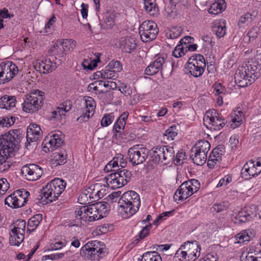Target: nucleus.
Masks as SVG:
<instances>
[{
	"instance_id": "obj_25",
	"label": "nucleus",
	"mask_w": 261,
	"mask_h": 261,
	"mask_svg": "<svg viewBox=\"0 0 261 261\" xmlns=\"http://www.w3.org/2000/svg\"><path fill=\"white\" fill-rule=\"evenodd\" d=\"M184 187H186L185 186ZM193 194V192L188 187H182V184L176 190L173 198L175 201H183Z\"/></svg>"
},
{
	"instance_id": "obj_48",
	"label": "nucleus",
	"mask_w": 261,
	"mask_h": 261,
	"mask_svg": "<svg viewBox=\"0 0 261 261\" xmlns=\"http://www.w3.org/2000/svg\"><path fill=\"white\" fill-rule=\"evenodd\" d=\"M42 220V216L41 214H38L31 217L28 221V226L32 228V230H34L39 225L41 221Z\"/></svg>"
},
{
	"instance_id": "obj_32",
	"label": "nucleus",
	"mask_w": 261,
	"mask_h": 261,
	"mask_svg": "<svg viewBox=\"0 0 261 261\" xmlns=\"http://www.w3.org/2000/svg\"><path fill=\"white\" fill-rule=\"evenodd\" d=\"M193 154L190 155V158L192 160L193 163L199 166L204 165L207 160V155L202 152L197 151H191Z\"/></svg>"
},
{
	"instance_id": "obj_10",
	"label": "nucleus",
	"mask_w": 261,
	"mask_h": 261,
	"mask_svg": "<svg viewBox=\"0 0 261 261\" xmlns=\"http://www.w3.org/2000/svg\"><path fill=\"white\" fill-rule=\"evenodd\" d=\"M148 149L142 144L134 145L128 151L129 161L133 166L142 164L147 159Z\"/></svg>"
},
{
	"instance_id": "obj_36",
	"label": "nucleus",
	"mask_w": 261,
	"mask_h": 261,
	"mask_svg": "<svg viewBox=\"0 0 261 261\" xmlns=\"http://www.w3.org/2000/svg\"><path fill=\"white\" fill-rule=\"evenodd\" d=\"M253 236L252 230L248 229L241 231L236 236V239L238 243H244L249 242Z\"/></svg>"
},
{
	"instance_id": "obj_31",
	"label": "nucleus",
	"mask_w": 261,
	"mask_h": 261,
	"mask_svg": "<svg viewBox=\"0 0 261 261\" xmlns=\"http://www.w3.org/2000/svg\"><path fill=\"white\" fill-rule=\"evenodd\" d=\"M242 261H261V251L250 250L246 253H243L241 256Z\"/></svg>"
},
{
	"instance_id": "obj_4",
	"label": "nucleus",
	"mask_w": 261,
	"mask_h": 261,
	"mask_svg": "<svg viewBox=\"0 0 261 261\" xmlns=\"http://www.w3.org/2000/svg\"><path fill=\"white\" fill-rule=\"evenodd\" d=\"M84 257L91 260H99L107 253L105 244L97 241H89L83 246Z\"/></svg>"
},
{
	"instance_id": "obj_26",
	"label": "nucleus",
	"mask_w": 261,
	"mask_h": 261,
	"mask_svg": "<svg viewBox=\"0 0 261 261\" xmlns=\"http://www.w3.org/2000/svg\"><path fill=\"white\" fill-rule=\"evenodd\" d=\"M250 207H245L244 210L240 211L234 218L239 222L246 223L250 221L254 216V213Z\"/></svg>"
},
{
	"instance_id": "obj_34",
	"label": "nucleus",
	"mask_w": 261,
	"mask_h": 261,
	"mask_svg": "<svg viewBox=\"0 0 261 261\" xmlns=\"http://www.w3.org/2000/svg\"><path fill=\"white\" fill-rule=\"evenodd\" d=\"M211 148V145L210 143L205 140L199 141L192 148L191 151H197L199 152H202L207 154L208 151L210 150Z\"/></svg>"
},
{
	"instance_id": "obj_22",
	"label": "nucleus",
	"mask_w": 261,
	"mask_h": 261,
	"mask_svg": "<svg viewBox=\"0 0 261 261\" xmlns=\"http://www.w3.org/2000/svg\"><path fill=\"white\" fill-rule=\"evenodd\" d=\"M119 42L120 48L125 53H132L137 46L136 39L133 36L121 38Z\"/></svg>"
},
{
	"instance_id": "obj_64",
	"label": "nucleus",
	"mask_w": 261,
	"mask_h": 261,
	"mask_svg": "<svg viewBox=\"0 0 261 261\" xmlns=\"http://www.w3.org/2000/svg\"><path fill=\"white\" fill-rule=\"evenodd\" d=\"M213 151V153L217 155V157H220L221 159L222 155L225 152V147L223 145H219L215 148Z\"/></svg>"
},
{
	"instance_id": "obj_56",
	"label": "nucleus",
	"mask_w": 261,
	"mask_h": 261,
	"mask_svg": "<svg viewBox=\"0 0 261 261\" xmlns=\"http://www.w3.org/2000/svg\"><path fill=\"white\" fill-rule=\"evenodd\" d=\"M71 102L69 100H66L61 103L58 107V109L61 110L66 115V113L71 109Z\"/></svg>"
},
{
	"instance_id": "obj_30",
	"label": "nucleus",
	"mask_w": 261,
	"mask_h": 261,
	"mask_svg": "<svg viewBox=\"0 0 261 261\" xmlns=\"http://www.w3.org/2000/svg\"><path fill=\"white\" fill-rule=\"evenodd\" d=\"M10 237L9 242L11 245L19 246L24 240V233L20 232H16L15 229H12L10 233Z\"/></svg>"
},
{
	"instance_id": "obj_53",
	"label": "nucleus",
	"mask_w": 261,
	"mask_h": 261,
	"mask_svg": "<svg viewBox=\"0 0 261 261\" xmlns=\"http://www.w3.org/2000/svg\"><path fill=\"white\" fill-rule=\"evenodd\" d=\"M259 30V28L258 27H253L250 29L246 36L249 41H253L257 37Z\"/></svg>"
},
{
	"instance_id": "obj_20",
	"label": "nucleus",
	"mask_w": 261,
	"mask_h": 261,
	"mask_svg": "<svg viewBox=\"0 0 261 261\" xmlns=\"http://www.w3.org/2000/svg\"><path fill=\"white\" fill-rule=\"evenodd\" d=\"M83 221L85 222H92L97 220L96 214V207L94 203L83 205Z\"/></svg>"
},
{
	"instance_id": "obj_49",
	"label": "nucleus",
	"mask_w": 261,
	"mask_h": 261,
	"mask_svg": "<svg viewBox=\"0 0 261 261\" xmlns=\"http://www.w3.org/2000/svg\"><path fill=\"white\" fill-rule=\"evenodd\" d=\"M228 207V203L223 201L220 203H215L211 208V211L213 214H216L226 211Z\"/></svg>"
},
{
	"instance_id": "obj_18",
	"label": "nucleus",
	"mask_w": 261,
	"mask_h": 261,
	"mask_svg": "<svg viewBox=\"0 0 261 261\" xmlns=\"http://www.w3.org/2000/svg\"><path fill=\"white\" fill-rule=\"evenodd\" d=\"M182 245V249H184L187 252L189 257L192 261L195 260L200 254V246L196 241H187Z\"/></svg>"
},
{
	"instance_id": "obj_33",
	"label": "nucleus",
	"mask_w": 261,
	"mask_h": 261,
	"mask_svg": "<svg viewBox=\"0 0 261 261\" xmlns=\"http://www.w3.org/2000/svg\"><path fill=\"white\" fill-rule=\"evenodd\" d=\"M226 6L225 0H217L212 5L208 11L210 14L216 15L223 11Z\"/></svg>"
},
{
	"instance_id": "obj_38",
	"label": "nucleus",
	"mask_w": 261,
	"mask_h": 261,
	"mask_svg": "<svg viewBox=\"0 0 261 261\" xmlns=\"http://www.w3.org/2000/svg\"><path fill=\"white\" fill-rule=\"evenodd\" d=\"M178 2V0H169L165 4L164 11L167 15L172 16L176 12V7Z\"/></svg>"
},
{
	"instance_id": "obj_6",
	"label": "nucleus",
	"mask_w": 261,
	"mask_h": 261,
	"mask_svg": "<svg viewBox=\"0 0 261 261\" xmlns=\"http://www.w3.org/2000/svg\"><path fill=\"white\" fill-rule=\"evenodd\" d=\"M175 157V151L172 146L169 145L158 146L151 154L149 162L155 164L163 163L168 164L173 161Z\"/></svg>"
},
{
	"instance_id": "obj_16",
	"label": "nucleus",
	"mask_w": 261,
	"mask_h": 261,
	"mask_svg": "<svg viewBox=\"0 0 261 261\" xmlns=\"http://www.w3.org/2000/svg\"><path fill=\"white\" fill-rule=\"evenodd\" d=\"M21 172L27 180L31 181L37 180L43 173L41 168L34 164L23 166L21 168Z\"/></svg>"
},
{
	"instance_id": "obj_52",
	"label": "nucleus",
	"mask_w": 261,
	"mask_h": 261,
	"mask_svg": "<svg viewBox=\"0 0 261 261\" xmlns=\"http://www.w3.org/2000/svg\"><path fill=\"white\" fill-rule=\"evenodd\" d=\"M114 119V116L113 113L105 114L101 120V125L103 127L108 126L113 122Z\"/></svg>"
},
{
	"instance_id": "obj_2",
	"label": "nucleus",
	"mask_w": 261,
	"mask_h": 261,
	"mask_svg": "<svg viewBox=\"0 0 261 261\" xmlns=\"http://www.w3.org/2000/svg\"><path fill=\"white\" fill-rule=\"evenodd\" d=\"M140 203L139 194L134 191H128L123 193L118 201L119 211L122 215L124 212L126 215L125 218H129L138 211Z\"/></svg>"
},
{
	"instance_id": "obj_19",
	"label": "nucleus",
	"mask_w": 261,
	"mask_h": 261,
	"mask_svg": "<svg viewBox=\"0 0 261 261\" xmlns=\"http://www.w3.org/2000/svg\"><path fill=\"white\" fill-rule=\"evenodd\" d=\"M261 172V167H255L254 162L250 160L247 162L241 170L242 177L245 179H249L255 177Z\"/></svg>"
},
{
	"instance_id": "obj_41",
	"label": "nucleus",
	"mask_w": 261,
	"mask_h": 261,
	"mask_svg": "<svg viewBox=\"0 0 261 261\" xmlns=\"http://www.w3.org/2000/svg\"><path fill=\"white\" fill-rule=\"evenodd\" d=\"M176 128L175 126H171L165 131L163 136V139L165 143L171 141L174 139V138L177 135Z\"/></svg>"
},
{
	"instance_id": "obj_42",
	"label": "nucleus",
	"mask_w": 261,
	"mask_h": 261,
	"mask_svg": "<svg viewBox=\"0 0 261 261\" xmlns=\"http://www.w3.org/2000/svg\"><path fill=\"white\" fill-rule=\"evenodd\" d=\"M188 187L189 190H191L193 194L198 191L200 187L199 181L195 179H192L189 180L185 181L182 183V187Z\"/></svg>"
},
{
	"instance_id": "obj_14",
	"label": "nucleus",
	"mask_w": 261,
	"mask_h": 261,
	"mask_svg": "<svg viewBox=\"0 0 261 261\" xmlns=\"http://www.w3.org/2000/svg\"><path fill=\"white\" fill-rule=\"evenodd\" d=\"M61 64V60H56L54 56L50 55L47 58L38 60L36 68H38L40 72L47 74L55 70Z\"/></svg>"
},
{
	"instance_id": "obj_28",
	"label": "nucleus",
	"mask_w": 261,
	"mask_h": 261,
	"mask_svg": "<svg viewBox=\"0 0 261 261\" xmlns=\"http://www.w3.org/2000/svg\"><path fill=\"white\" fill-rule=\"evenodd\" d=\"M16 103V97L5 95L0 98V108L7 110L11 109L15 107Z\"/></svg>"
},
{
	"instance_id": "obj_7",
	"label": "nucleus",
	"mask_w": 261,
	"mask_h": 261,
	"mask_svg": "<svg viewBox=\"0 0 261 261\" xmlns=\"http://www.w3.org/2000/svg\"><path fill=\"white\" fill-rule=\"evenodd\" d=\"M44 92L39 90H35L29 95H27L22 103L23 110L27 113H33L38 111L42 107L44 99Z\"/></svg>"
},
{
	"instance_id": "obj_24",
	"label": "nucleus",
	"mask_w": 261,
	"mask_h": 261,
	"mask_svg": "<svg viewBox=\"0 0 261 261\" xmlns=\"http://www.w3.org/2000/svg\"><path fill=\"white\" fill-rule=\"evenodd\" d=\"M51 56L56 57V60H61V64L66 60V54L63 51L62 47L59 42L57 41L49 50Z\"/></svg>"
},
{
	"instance_id": "obj_55",
	"label": "nucleus",
	"mask_w": 261,
	"mask_h": 261,
	"mask_svg": "<svg viewBox=\"0 0 261 261\" xmlns=\"http://www.w3.org/2000/svg\"><path fill=\"white\" fill-rule=\"evenodd\" d=\"M15 226L13 229H16V232H20L24 233L25 222L23 220H18L14 223Z\"/></svg>"
},
{
	"instance_id": "obj_21",
	"label": "nucleus",
	"mask_w": 261,
	"mask_h": 261,
	"mask_svg": "<svg viewBox=\"0 0 261 261\" xmlns=\"http://www.w3.org/2000/svg\"><path fill=\"white\" fill-rule=\"evenodd\" d=\"M84 98H85V108L83 110V121H87L93 115L96 104L93 98L91 97Z\"/></svg>"
},
{
	"instance_id": "obj_54",
	"label": "nucleus",
	"mask_w": 261,
	"mask_h": 261,
	"mask_svg": "<svg viewBox=\"0 0 261 261\" xmlns=\"http://www.w3.org/2000/svg\"><path fill=\"white\" fill-rule=\"evenodd\" d=\"M82 207L79 206L78 211H75V218L74 222H71V226H80L82 224Z\"/></svg>"
},
{
	"instance_id": "obj_15",
	"label": "nucleus",
	"mask_w": 261,
	"mask_h": 261,
	"mask_svg": "<svg viewBox=\"0 0 261 261\" xmlns=\"http://www.w3.org/2000/svg\"><path fill=\"white\" fill-rule=\"evenodd\" d=\"M17 72V67L12 62H2L0 64V85L10 81Z\"/></svg>"
},
{
	"instance_id": "obj_13",
	"label": "nucleus",
	"mask_w": 261,
	"mask_h": 261,
	"mask_svg": "<svg viewBox=\"0 0 261 261\" xmlns=\"http://www.w3.org/2000/svg\"><path fill=\"white\" fill-rule=\"evenodd\" d=\"M42 135V131L39 125L35 123L30 124L27 130V142L25 143V147L30 149L36 147L37 141Z\"/></svg>"
},
{
	"instance_id": "obj_43",
	"label": "nucleus",
	"mask_w": 261,
	"mask_h": 261,
	"mask_svg": "<svg viewBox=\"0 0 261 261\" xmlns=\"http://www.w3.org/2000/svg\"><path fill=\"white\" fill-rule=\"evenodd\" d=\"M54 162L57 165H63L67 162V153L65 150H61L54 153Z\"/></svg>"
},
{
	"instance_id": "obj_35",
	"label": "nucleus",
	"mask_w": 261,
	"mask_h": 261,
	"mask_svg": "<svg viewBox=\"0 0 261 261\" xmlns=\"http://www.w3.org/2000/svg\"><path fill=\"white\" fill-rule=\"evenodd\" d=\"M144 8L146 11L150 15H156L159 11L155 0H144Z\"/></svg>"
},
{
	"instance_id": "obj_12",
	"label": "nucleus",
	"mask_w": 261,
	"mask_h": 261,
	"mask_svg": "<svg viewBox=\"0 0 261 261\" xmlns=\"http://www.w3.org/2000/svg\"><path fill=\"white\" fill-rule=\"evenodd\" d=\"M29 195L28 191L24 189H20L7 196L5 200V203L12 208L20 207L27 203Z\"/></svg>"
},
{
	"instance_id": "obj_8",
	"label": "nucleus",
	"mask_w": 261,
	"mask_h": 261,
	"mask_svg": "<svg viewBox=\"0 0 261 261\" xmlns=\"http://www.w3.org/2000/svg\"><path fill=\"white\" fill-rule=\"evenodd\" d=\"M205 61L201 54H195L189 58L186 68L195 77L201 76L205 68Z\"/></svg>"
},
{
	"instance_id": "obj_46",
	"label": "nucleus",
	"mask_w": 261,
	"mask_h": 261,
	"mask_svg": "<svg viewBox=\"0 0 261 261\" xmlns=\"http://www.w3.org/2000/svg\"><path fill=\"white\" fill-rule=\"evenodd\" d=\"M174 258L176 259V261H192L186 250L182 249V245L177 250L174 255Z\"/></svg>"
},
{
	"instance_id": "obj_11",
	"label": "nucleus",
	"mask_w": 261,
	"mask_h": 261,
	"mask_svg": "<svg viewBox=\"0 0 261 261\" xmlns=\"http://www.w3.org/2000/svg\"><path fill=\"white\" fill-rule=\"evenodd\" d=\"M159 30L157 24L153 21L143 22L139 27V34L142 41L147 42L154 39Z\"/></svg>"
},
{
	"instance_id": "obj_63",
	"label": "nucleus",
	"mask_w": 261,
	"mask_h": 261,
	"mask_svg": "<svg viewBox=\"0 0 261 261\" xmlns=\"http://www.w3.org/2000/svg\"><path fill=\"white\" fill-rule=\"evenodd\" d=\"M255 81L251 76L249 79H245V80H241L239 82H236L237 85L240 87H246L249 85H251Z\"/></svg>"
},
{
	"instance_id": "obj_58",
	"label": "nucleus",
	"mask_w": 261,
	"mask_h": 261,
	"mask_svg": "<svg viewBox=\"0 0 261 261\" xmlns=\"http://www.w3.org/2000/svg\"><path fill=\"white\" fill-rule=\"evenodd\" d=\"M106 68H109L112 70H114L117 72L119 71L122 69V66L120 64V62L118 61H111L108 66L106 67Z\"/></svg>"
},
{
	"instance_id": "obj_17",
	"label": "nucleus",
	"mask_w": 261,
	"mask_h": 261,
	"mask_svg": "<svg viewBox=\"0 0 261 261\" xmlns=\"http://www.w3.org/2000/svg\"><path fill=\"white\" fill-rule=\"evenodd\" d=\"M243 68L246 70L249 77L251 76L254 80L257 79L261 75V58L249 61L246 67Z\"/></svg>"
},
{
	"instance_id": "obj_5",
	"label": "nucleus",
	"mask_w": 261,
	"mask_h": 261,
	"mask_svg": "<svg viewBox=\"0 0 261 261\" xmlns=\"http://www.w3.org/2000/svg\"><path fill=\"white\" fill-rule=\"evenodd\" d=\"M106 177L107 184L112 188H119L129 182L132 177V172L126 169H117Z\"/></svg>"
},
{
	"instance_id": "obj_50",
	"label": "nucleus",
	"mask_w": 261,
	"mask_h": 261,
	"mask_svg": "<svg viewBox=\"0 0 261 261\" xmlns=\"http://www.w3.org/2000/svg\"><path fill=\"white\" fill-rule=\"evenodd\" d=\"M51 114L50 119L51 120L56 119L61 122L65 121V114L61 110L58 109V108L55 111L51 112Z\"/></svg>"
},
{
	"instance_id": "obj_57",
	"label": "nucleus",
	"mask_w": 261,
	"mask_h": 261,
	"mask_svg": "<svg viewBox=\"0 0 261 261\" xmlns=\"http://www.w3.org/2000/svg\"><path fill=\"white\" fill-rule=\"evenodd\" d=\"M104 79H115L117 77V74L116 71L112 70L109 68H106L104 70Z\"/></svg>"
},
{
	"instance_id": "obj_40",
	"label": "nucleus",
	"mask_w": 261,
	"mask_h": 261,
	"mask_svg": "<svg viewBox=\"0 0 261 261\" xmlns=\"http://www.w3.org/2000/svg\"><path fill=\"white\" fill-rule=\"evenodd\" d=\"M141 261H162V258L156 251H150L144 253Z\"/></svg>"
},
{
	"instance_id": "obj_9",
	"label": "nucleus",
	"mask_w": 261,
	"mask_h": 261,
	"mask_svg": "<svg viewBox=\"0 0 261 261\" xmlns=\"http://www.w3.org/2000/svg\"><path fill=\"white\" fill-rule=\"evenodd\" d=\"M207 115L204 118V124L207 127L215 130H219L226 123L224 117L215 110L213 109L206 112Z\"/></svg>"
},
{
	"instance_id": "obj_23",
	"label": "nucleus",
	"mask_w": 261,
	"mask_h": 261,
	"mask_svg": "<svg viewBox=\"0 0 261 261\" xmlns=\"http://www.w3.org/2000/svg\"><path fill=\"white\" fill-rule=\"evenodd\" d=\"M164 63L165 59L164 57H158L146 67L145 70V73L147 75H153L159 71L161 72L163 65Z\"/></svg>"
},
{
	"instance_id": "obj_39",
	"label": "nucleus",
	"mask_w": 261,
	"mask_h": 261,
	"mask_svg": "<svg viewBox=\"0 0 261 261\" xmlns=\"http://www.w3.org/2000/svg\"><path fill=\"white\" fill-rule=\"evenodd\" d=\"M62 47L63 51L66 55L70 49H73L76 45V42L72 39H63L62 41H58Z\"/></svg>"
},
{
	"instance_id": "obj_47",
	"label": "nucleus",
	"mask_w": 261,
	"mask_h": 261,
	"mask_svg": "<svg viewBox=\"0 0 261 261\" xmlns=\"http://www.w3.org/2000/svg\"><path fill=\"white\" fill-rule=\"evenodd\" d=\"M86 190L88 191V193L87 195H85V197L87 198V195L89 194L90 200L93 202L96 200L95 197L97 196L98 198H100L103 195V193L102 192L101 190L95 191L92 186L89 187V188Z\"/></svg>"
},
{
	"instance_id": "obj_59",
	"label": "nucleus",
	"mask_w": 261,
	"mask_h": 261,
	"mask_svg": "<svg viewBox=\"0 0 261 261\" xmlns=\"http://www.w3.org/2000/svg\"><path fill=\"white\" fill-rule=\"evenodd\" d=\"M128 116V113L127 112H123L118 118L116 122L120 125V126L124 128L126 124V120L127 119Z\"/></svg>"
},
{
	"instance_id": "obj_3",
	"label": "nucleus",
	"mask_w": 261,
	"mask_h": 261,
	"mask_svg": "<svg viewBox=\"0 0 261 261\" xmlns=\"http://www.w3.org/2000/svg\"><path fill=\"white\" fill-rule=\"evenodd\" d=\"M20 129L10 130L8 133L0 136V151L3 156H10L20 142L22 136Z\"/></svg>"
},
{
	"instance_id": "obj_62",
	"label": "nucleus",
	"mask_w": 261,
	"mask_h": 261,
	"mask_svg": "<svg viewBox=\"0 0 261 261\" xmlns=\"http://www.w3.org/2000/svg\"><path fill=\"white\" fill-rule=\"evenodd\" d=\"M194 40V39L193 37L189 36H186L179 41V44L177 45H181L183 47H185V46H188L191 43L193 42Z\"/></svg>"
},
{
	"instance_id": "obj_51",
	"label": "nucleus",
	"mask_w": 261,
	"mask_h": 261,
	"mask_svg": "<svg viewBox=\"0 0 261 261\" xmlns=\"http://www.w3.org/2000/svg\"><path fill=\"white\" fill-rule=\"evenodd\" d=\"M248 78L249 79V75L247 74L246 70L243 67L242 69H238L234 75L235 82H239L241 80H245Z\"/></svg>"
},
{
	"instance_id": "obj_61",
	"label": "nucleus",
	"mask_w": 261,
	"mask_h": 261,
	"mask_svg": "<svg viewBox=\"0 0 261 261\" xmlns=\"http://www.w3.org/2000/svg\"><path fill=\"white\" fill-rule=\"evenodd\" d=\"M13 124L12 120H10L8 117H3L0 118L1 127H10Z\"/></svg>"
},
{
	"instance_id": "obj_29",
	"label": "nucleus",
	"mask_w": 261,
	"mask_h": 261,
	"mask_svg": "<svg viewBox=\"0 0 261 261\" xmlns=\"http://www.w3.org/2000/svg\"><path fill=\"white\" fill-rule=\"evenodd\" d=\"M95 206L96 207V214L97 220L103 218L106 216L108 212L110 210V205L106 202H100L94 203Z\"/></svg>"
},
{
	"instance_id": "obj_45",
	"label": "nucleus",
	"mask_w": 261,
	"mask_h": 261,
	"mask_svg": "<svg viewBox=\"0 0 261 261\" xmlns=\"http://www.w3.org/2000/svg\"><path fill=\"white\" fill-rule=\"evenodd\" d=\"M100 54H97L96 55V58L90 60V62H89L88 60L84 59L83 62V68L84 69L93 70L97 66V63L100 62Z\"/></svg>"
},
{
	"instance_id": "obj_60",
	"label": "nucleus",
	"mask_w": 261,
	"mask_h": 261,
	"mask_svg": "<svg viewBox=\"0 0 261 261\" xmlns=\"http://www.w3.org/2000/svg\"><path fill=\"white\" fill-rule=\"evenodd\" d=\"M116 161H118V169H124L126 166L127 163L123 159V155L122 154H117V156L114 158Z\"/></svg>"
},
{
	"instance_id": "obj_44",
	"label": "nucleus",
	"mask_w": 261,
	"mask_h": 261,
	"mask_svg": "<svg viewBox=\"0 0 261 261\" xmlns=\"http://www.w3.org/2000/svg\"><path fill=\"white\" fill-rule=\"evenodd\" d=\"M213 32L217 35L218 38L223 37L226 34V27L225 23L222 22L216 23L213 27Z\"/></svg>"
},
{
	"instance_id": "obj_27",
	"label": "nucleus",
	"mask_w": 261,
	"mask_h": 261,
	"mask_svg": "<svg viewBox=\"0 0 261 261\" xmlns=\"http://www.w3.org/2000/svg\"><path fill=\"white\" fill-rule=\"evenodd\" d=\"M197 45L196 44H190L188 46L183 47L182 45H176L174 50L173 51L172 55L175 58L181 57L185 55L188 51H193L196 50Z\"/></svg>"
},
{
	"instance_id": "obj_37",
	"label": "nucleus",
	"mask_w": 261,
	"mask_h": 261,
	"mask_svg": "<svg viewBox=\"0 0 261 261\" xmlns=\"http://www.w3.org/2000/svg\"><path fill=\"white\" fill-rule=\"evenodd\" d=\"M152 227L151 224L148 223V224H146L145 226H142V230L139 232L138 236L135 237L134 241L133 242L134 243H138L141 240L144 239L147 237L149 234V231Z\"/></svg>"
},
{
	"instance_id": "obj_1",
	"label": "nucleus",
	"mask_w": 261,
	"mask_h": 261,
	"mask_svg": "<svg viewBox=\"0 0 261 261\" xmlns=\"http://www.w3.org/2000/svg\"><path fill=\"white\" fill-rule=\"evenodd\" d=\"M66 183L62 179L56 178L40 190L38 202L43 205L55 201L64 191Z\"/></svg>"
}]
</instances>
